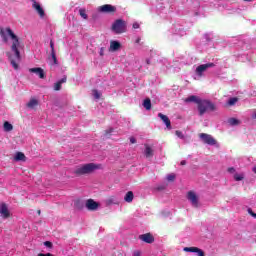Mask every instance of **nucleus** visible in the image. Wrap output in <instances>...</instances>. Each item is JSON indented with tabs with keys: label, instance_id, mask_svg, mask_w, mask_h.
I'll return each mask as SVG.
<instances>
[{
	"label": "nucleus",
	"instance_id": "obj_1",
	"mask_svg": "<svg viewBox=\"0 0 256 256\" xmlns=\"http://www.w3.org/2000/svg\"><path fill=\"white\" fill-rule=\"evenodd\" d=\"M0 36L3 40V43H9V37L12 39L11 51L15 53L16 59H21V52H19V37L16 36L15 32H13V30H11L9 27L1 28Z\"/></svg>",
	"mask_w": 256,
	"mask_h": 256
},
{
	"label": "nucleus",
	"instance_id": "obj_2",
	"mask_svg": "<svg viewBox=\"0 0 256 256\" xmlns=\"http://www.w3.org/2000/svg\"><path fill=\"white\" fill-rule=\"evenodd\" d=\"M96 169H99V165L95 163L84 164L74 170V175H76L77 177H81L82 175H91V173H93V171H96Z\"/></svg>",
	"mask_w": 256,
	"mask_h": 256
},
{
	"label": "nucleus",
	"instance_id": "obj_3",
	"mask_svg": "<svg viewBox=\"0 0 256 256\" xmlns=\"http://www.w3.org/2000/svg\"><path fill=\"white\" fill-rule=\"evenodd\" d=\"M197 107L200 117H203L207 111H217V106L211 100L200 99Z\"/></svg>",
	"mask_w": 256,
	"mask_h": 256
},
{
	"label": "nucleus",
	"instance_id": "obj_4",
	"mask_svg": "<svg viewBox=\"0 0 256 256\" xmlns=\"http://www.w3.org/2000/svg\"><path fill=\"white\" fill-rule=\"evenodd\" d=\"M112 31H114L116 35H121V33H125L127 31V23L123 19H117L112 24Z\"/></svg>",
	"mask_w": 256,
	"mask_h": 256
},
{
	"label": "nucleus",
	"instance_id": "obj_5",
	"mask_svg": "<svg viewBox=\"0 0 256 256\" xmlns=\"http://www.w3.org/2000/svg\"><path fill=\"white\" fill-rule=\"evenodd\" d=\"M199 137L201 141H203V143H205L206 145H217V140H215V138H213L211 134L200 133Z\"/></svg>",
	"mask_w": 256,
	"mask_h": 256
},
{
	"label": "nucleus",
	"instance_id": "obj_6",
	"mask_svg": "<svg viewBox=\"0 0 256 256\" xmlns=\"http://www.w3.org/2000/svg\"><path fill=\"white\" fill-rule=\"evenodd\" d=\"M211 67H215V63H207L199 65L196 68V74H198L199 77L203 76V73H205L206 70L211 69Z\"/></svg>",
	"mask_w": 256,
	"mask_h": 256
},
{
	"label": "nucleus",
	"instance_id": "obj_7",
	"mask_svg": "<svg viewBox=\"0 0 256 256\" xmlns=\"http://www.w3.org/2000/svg\"><path fill=\"white\" fill-rule=\"evenodd\" d=\"M187 199L191 202L193 207H199V197H197V194H195L194 191H189L187 193Z\"/></svg>",
	"mask_w": 256,
	"mask_h": 256
},
{
	"label": "nucleus",
	"instance_id": "obj_8",
	"mask_svg": "<svg viewBox=\"0 0 256 256\" xmlns=\"http://www.w3.org/2000/svg\"><path fill=\"white\" fill-rule=\"evenodd\" d=\"M100 13H115L117 8L111 4H105L98 8Z\"/></svg>",
	"mask_w": 256,
	"mask_h": 256
},
{
	"label": "nucleus",
	"instance_id": "obj_9",
	"mask_svg": "<svg viewBox=\"0 0 256 256\" xmlns=\"http://www.w3.org/2000/svg\"><path fill=\"white\" fill-rule=\"evenodd\" d=\"M0 215L3 219H9L11 217V213L9 212V208H7V204L0 203Z\"/></svg>",
	"mask_w": 256,
	"mask_h": 256
},
{
	"label": "nucleus",
	"instance_id": "obj_10",
	"mask_svg": "<svg viewBox=\"0 0 256 256\" xmlns=\"http://www.w3.org/2000/svg\"><path fill=\"white\" fill-rule=\"evenodd\" d=\"M86 208L88 211H97V209H99V204L93 199H88L86 201Z\"/></svg>",
	"mask_w": 256,
	"mask_h": 256
},
{
	"label": "nucleus",
	"instance_id": "obj_11",
	"mask_svg": "<svg viewBox=\"0 0 256 256\" xmlns=\"http://www.w3.org/2000/svg\"><path fill=\"white\" fill-rule=\"evenodd\" d=\"M185 253H198V256H205V252L197 247H184Z\"/></svg>",
	"mask_w": 256,
	"mask_h": 256
},
{
	"label": "nucleus",
	"instance_id": "obj_12",
	"mask_svg": "<svg viewBox=\"0 0 256 256\" xmlns=\"http://www.w3.org/2000/svg\"><path fill=\"white\" fill-rule=\"evenodd\" d=\"M140 241H143L144 243L151 244L155 241V238L152 236L151 233L142 234L139 236Z\"/></svg>",
	"mask_w": 256,
	"mask_h": 256
},
{
	"label": "nucleus",
	"instance_id": "obj_13",
	"mask_svg": "<svg viewBox=\"0 0 256 256\" xmlns=\"http://www.w3.org/2000/svg\"><path fill=\"white\" fill-rule=\"evenodd\" d=\"M30 73H35L40 79H45V70L43 68H30Z\"/></svg>",
	"mask_w": 256,
	"mask_h": 256
},
{
	"label": "nucleus",
	"instance_id": "obj_14",
	"mask_svg": "<svg viewBox=\"0 0 256 256\" xmlns=\"http://www.w3.org/2000/svg\"><path fill=\"white\" fill-rule=\"evenodd\" d=\"M158 117L163 121V123L166 125L167 129H172L171 127V120L169 117L163 113H158Z\"/></svg>",
	"mask_w": 256,
	"mask_h": 256
},
{
	"label": "nucleus",
	"instance_id": "obj_15",
	"mask_svg": "<svg viewBox=\"0 0 256 256\" xmlns=\"http://www.w3.org/2000/svg\"><path fill=\"white\" fill-rule=\"evenodd\" d=\"M32 7H33V9H35V11H37V13H38V15H40V17H45V10H43L40 3L34 2Z\"/></svg>",
	"mask_w": 256,
	"mask_h": 256
},
{
	"label": "nucleus",
	"instance_id": "obj_16",
	"mask_svg": "<svg viewBox=\"0 0 256 256\" xmlns=\"http://www.w3.org/2000/svg\"><path fill=\"white\" fill-rule=\"evenodd\" d=\"M121 49V43L119 41L112 40L110 42V51H119Z\"/></svg>",
	"mask_w": 256,
	"mask_h": 256
},
{
	"label": "nucleus",
	"instance_id": "obj_17",
	"mask_svg": "<svg viewBox=\"0 0 256 256\" xmlns=\"http://www.w3.org/2000/svg\"><path fill=\"white\" fill-rule=\"evenodd\" d=\"M67 83V76H64L61 80L54 84V91H61V85Z\"/></svg>",
	"mask_w": 256,
	"mask_h": 256
},
{
	"label": "nucleus",
	"instance_id": "obj_18",
	"mask_svg": "<svg viewBox=\"0 0 256 256\" xmlns=\"http://www.w3.org/2000/svg\"><path fill=\"white\" fill-rule=\"evenodd\" d=\"M185 103H196L197 105H199V101H201V98L195 96V95H191L188 98H185Z\"/></svg>",
	"mask_w": 256,
	"mask_h": 256
},
{
	"label": "nucleus",
	"instance_id": "obj_19",
	"mask_svg": "<svg viewBox=\"0 0 256 256\" xmlns=\"http://www.w3.org/2000/svg\"><path fill=\"white\" fill-rule=\"evenodd\" d=\"M134 198L135 195L133 194V191H128L124 196V201H126V203H133Z\"/></svg>",
	"mask_w": 256,
	"mask_h": 256
},
{
	"label": "nucleus",
	"instance_id": "obj_20",
	"mask_svg": "<svg viewBox=\"0 0 256 256\" xmlns=\"http://www.w3.org/2000/svg\"><path fill=\"white\" fill-rule=\"evenodd\" d=\"M145 157L149 159L150 157H153V149L149 145H145Z\"/></svg>",
	"mask_w": 256,
	"mask_h": 256
},
{
	"label": "nucleus",
	"instance_id": "obj_21",
	"mask_svg": "<svg viewBox=\"0 0 256 256\" xmlns=\"http://www.w3.org/2000/svg\"><path fill=\"white\" fill-rule=\"evenodd\" d=\"M37 105H39V101H37V99H31V100L27 103L28 109H35V107H37Z\"/></svg>",
	"mask_w": 256,
	"mask_h": 256
},
{
	"label": "nucleus",
	"instance_id": "obj_22",
	"mask_svg": "<svg viewBox=\"0 0 256 256\" xmlns=\"http://www.w3.org/2000/svg\"><path fill=\"white\" fill-rule=\"evenodd\" d=\"M14 159H15V161H25V159H27V157L25 156V154L23 152H17Z\"/></svg>",
	"mask_w": 256,
	"mask_h": 256
},
{
	"label": "nucleus",
	"instance_id": "obj_23",
	"mask_svg": "<svg viewBox=\"0 0 256 256\" xmlns=\"http://www.w3.org/2000/svg\"><path fill=\"white\" fill-rule=\"evenodd\" d=\"M143 107L146 111H151V99L146 98L143 102Z\"/></svg>",
	"mask_w": 256,
	"mask_h": 256
},
{
	"label": "nucleus",
	"instance_id": "obj_24",
	"mask_svg": "<svg viewBox=\"0 0 256 256\" xmlns=\"http://www.w3.org/2000/svg\"><path fill=\"white\" fill-rule=\"evenodd\" d=\"M107 205H117V198L115 196H110L106 200Z\"/></svg>",
	"mask_w": 256,
	"mask_h": 256
},
{
	"label": "nucleus",
	"instance_id": "obj_25",
	"mask_svg": "<svg viewBox=\"0 0 256 256\" xmlns=\"http://www.w3.org/2000/svg\"><path fill=\"white\" fill-rule=\"evenodd\" d=\"M79 15L80 17H82V19H85V20L89 19V16L87 15V10H85V8H81L79 10Z\"/></svg>",
	"mask_w": 256,
	"mask_h": 256
},
{
	"label": "nucleus",
	"instance_id": "obj_26",
	"mask_svg": "<svg viewBox=\"0 0 256 256\" xmlns=\"http://www.w3.org/2000/svg\"><path fill=\"white\" fill-rule=\"evenodd\" d=\"M4 131L6 132L13 131V125L8 121L4 122Z\"/></svg>",
	"mask_w": 256,
	"mask_h": 256
},
{
	"label": "nucleus",
	"instance_id": "obj_27",
	"mask_svg": "<svg viewBox=\"0 0 256 256\" xmlns=\"http://www.w3.org/2000/svg\"><path fill=\"white\" fill-rule=\"evenodd\" d=\"M228 123H229V125L235 126V125H239L241 122L236 118H230L228 120Z\"/></svg>",
	"mask_w": 256,
	"mask_h": 256
},
{
	"label": "nucleus",
	"instance_id": "obj_28",
	"mask_svg": "<svg viewBox=\"0 0 256 256\" xmlns=\"http://www.w3.org/2000/svg\"><path fill=\"white\" fill-rule=\"evenodd\" d=\"M9 59H10V62H11V65L14 69H19V65L17 64V62H15V60L13 58H11V56H9V53H7Z\"/></svg>",
	"mask_w": 256,
	"mask_h": 256
},
{
	"label": "nucleus",
	"instance_id": "obj_29",
	"mask_svg": "<svg viewBox=\"0 0 256 256\" xmlns=\"http://www.w3.org/2000/svg\"><path fill=\"white\" fill-rule=\"evenodd\" d=\"M238 101H239V99H238L237 97L230 98V99L228 100V105L233 106V105H235V103H237Z\"/></svg>",
	"mask_w": 256,
	"mask_h": 256
},
{
	"label": "nucleus",
	"instance_id": "obj_30",
	"mask_svg": "<svg viewBox=\"0 0 256 256\" xmlns=\"http://www.w3.org/2000/svg\"><path fill=\"white\" fill-rule=\"evenodd\" d=\"M92 93L95 99H101V93L99 92V90L94 89Z\"/></svg>",
	"mask_w": 256,
	"mask_h": 256
},
{
	"label": "nucleus",
	"instance_id": "obj_31",
	"mask_svg": "<svg viewBox=\"0 0 256 256\" xmlns=\"http://www.w3.org/2000/svg\"><path fill=\"white\" fill-rule=\"evenodd\" d=\"M51 59L54 63V65H57V55L55 54V52H51Z\"/></svg>",
	"mask_w": 256,
	"mask_h": 256
},
{
	"label": "nucleus",
	"instance_id": "obj_32",
	"mask_svg": "<svg viewBox=\"0 0 256 256\" xmlns=\"http://www.w3.org/2000/svg\"><path fill=\"white\" fill-rule=\"evenodd\" d=\"M175 135L179 137V139H185V135L183 134V132L176 130L175 131Z\"/></svg>",
	"mask_w": 256,
	"mask_h": 256
},
{
	"label": "nucleus",
	"instance_id": "obj_33",
	"mask_svg": "<svg viewBox=\"0 0 256 256\" xmlns=\"http://www.w3.org/2000/svg\"><path fill=\"white\" fill-rule=\"evenodd\" d=\"M234 179L235 181H243L244 177L242 174H235Z\"/></svg>",
	"mask_w": 256,
	"mask_h": 256
},
{
	"label": "nucleus",
	"instance_id": "obj_34",
	"mask_svg": "<svg viewBox=\"0 0 256 256\" xmlns=\"http://www.w3.org/2000/svg\"><path fill=\"white\" fill-rule=\"evenodd\" d=\"M45 247H48V249H53V243L51 241L44 242Z\"/></svg>",
	"mask_w": 256,
	"mask_h": 256
},
{
	"label": "nucleus",
	"instance_id": "obj_35",
	"mask_svg": "<svg viewBox=\"0 0 256 256\" xmlns=\"http://www.w3.org/2000/svg\"><path fill=\"white\" fill-rule=\"evenodd\" d=\"M50 49L51 53H55V43L53 42V40L50 41Z\"/></svg>",
	"mask_w": 256,
	"mask_h": 256
},
{
	"label": "nucleus",
	"instance_id": "obj_36",
	"mask_svg": "<svg viewBox=\"0 0 256 256\" xmlns=\"http://www.w3.org/2000/svg\"><path fill=\"white\" fill-rule=\"evenodd\" d=\"M247 211H248V213L251 215V217H253L254 219H256V213L253 212V209L248 208Z\"/></svg>",
	"mask_w": 256,
	"mask_h": 256
},
{
	"label": "nucleus",
	"instance_id": "obj_37",
	"mask_svg": "<svg viewBox=\"0 0 256 256\" xmlns=\"http://www.w3.org/2000/svg\"><path fill=\"white\" fill-rule=\"evenodd\" d=\"M167 181H175V174H169L167 176Z\"/></svg>",
	"mask_w": 256,
	"mask_h": 256
},
{
	"label": "nucleus",
	"instance_id": "obj_38",
	"mask_svg": "<svg viewBox=\"0 0 256 256\" xmlns=\"http://www.w3.org/2000/svg\"><path fill=\"white\" fill-rule=\"evenodd\" d=\"M113 132V128H109L108 130L105 131V135H111Z\"/></svg>",
	"mask_w": 256,
	"mask_h": 256
},
{
	"label": "nucleus",
	"instance_id": "obj_39",
	"mask_svg": "<svg viewBox=\"0 0 256 256\" xmlns=\"http://www.w3.org/2000/svg\"><path fill=\"white\" fill-rule=\"evenodd\" d=\"M133 256H141V251L135 250V251L133 252Z\"/></svg>",
	"mask_w": 256,
	"mask_h": 256
},
{
	"label": "nucleus",
	"instance_id": "obj_40",
	"mask_svg": "<svg viewBox=\"0 0 256 256\" xmlns=\"http://www.w3.org/2000/svg\"><path fill=\"white\" fill-rule=\"evenodd\" d=\"M130 143H132V145L137 143V139H135V137H131L130 138Z\"/></svg>",
	"mask_w": 256,
	"mask_h": 256
},
{
	"label": "nucleus",
	"instance_id": "obj_41",
	"mask_svg": "<svg viewBox=\"0 0 256 256\" xmlns=\"http://www.w3.org/2000/svg\"><path fill=\"white\" fill-rule=\"evenodd\" d=\"M37 256H53V254H51V253H46V254L39 253Z\"/></svg>",
	"mask_w": 256,
	"mask_h": 256
},
{
	"label": "nucleus",
	"instance_id": "obj_42",
	"mask_svg": "<svg viewBox=\"0 0 256 256\" xmlns=\"http://www.w3.org/2000/svg\"><path fill=\"white\" fill-rule=\"evenodd\" d=\"M105 55V49L101 48L100 49V56L103 57Z\"/></svg>",
	"mask_w": 256,
	"mask_h": 256
},
{
	"label": "nucleus",
	"instance_id": "obj_43",
	"mask_svg": "<svg viewBox=\"0 0 256 256\" xmlns=\"http://www.w3.org/2000/svg\"><path fill=\"white\" fill-rule=\"evenodd\" d=\"M228 173H235V168L233 167L228 168Z\"/></svg>",
	"mask_w": 256,
	"mask_h": 256
},
{
	"label": "nucleus",
	"instance_id": "obj_44",
	"mask_svg": "<svg viewBox=\"0 0 256 256\" xmlns=\"http://www.w3.org/2000/svg\"><path fill=\"white\" fill-rule=\"evenodd\" d=\"M133 29H139V23L135 22V23L133 24Z\"/></svg>",
	"mask_w": 256,
	"mask_h": 256
},
{
	"label": "nucleus",
	"instance_id": "obj_45",
	"mask_svg": "<svg viewBox=\"0 0 256 256\" xmlns=\"http://www.w3.org/2000/svg\"><path fill=\"white\" fill-rule=\"evenodd\" d=\"M180 165H187V161L182 160V161L180 162Z\"/></svg>",
	"mask_w": 256,
	"mask_h": 256
},
{
	"label": "nucleus",
	"instance_id": "obj_46",
	"mask_svg": "<svg viewBox=\"0 0 256 256\" xmlns=\"http://www.w3.org/2000/svg\"><path fill=\"white\" fill-rule=\"evenodd\" d=\"M146 64L147 65H151V60L150 59H146Z\"/></svg>",
	"mask_w": 256,
	"mask_h": 256
},
{
	"label": "nucleus",
	"instance_id": "obj_47",
	"mask_svg": "<svg viewBox=\"0 0 256 256\" xmlns=\"http://www.w3.org/2000/svg\"><path fill=\"white\" fill-rule=\"evenodd\" d=\"M252 171H253V173L256 174V166H254V167L252 168Z\"/></svg>",
	"mask_w": 256,
	"mask_h": 256
},
{
	"label": "nucleus",
	"instance_id": "obj_48",
	"mask_svg": "<svg viewBox=\"0 0 256 256\" xmlns=\"http://www.w3.org/2000/svg\"><path fill=\"white\" fill-rule=\"evenodd\" d=\"M140 41H141V39L138 38V39L136 40V43H139Z\"/></svg>",
	"mask_w": 256,
	"mask_h": 256
},
{
	"label": "nucleus",
	"instance_id": "obj_49",
	"mask_svg": "<svg viewBox=\"0 0 256 256\" xmlns=\"http://www.w3.org/2000/svg\"><path fill=\"white\" fill-rule=\"evenodd\" d=\"M38 215H41V210H38Z\"/></svg>",
	"mask_w": 256,
	"mask_h": 256
},
{
	"label": "nucleus",
	"instance_id": "obj_50",
	"mask_svg": "<svg viewBox=\"0 0 256 256\" xmlns=\"http://www.w3.org/2000/svg\"><path fill=\"white\" fill-rule=\"evenodd\" d=\"M244 1H248V2H250V1H253V0H244Z\"/></svg>",
	"mask_w": 256,
	"mask_h": 256
}]
</instances>
